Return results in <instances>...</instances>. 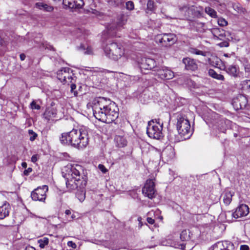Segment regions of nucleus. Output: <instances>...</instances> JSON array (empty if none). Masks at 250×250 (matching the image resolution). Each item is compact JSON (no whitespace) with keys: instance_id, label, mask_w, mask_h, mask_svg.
<instances>
[{"instance_id":"f257e3e1","label":"nucleus","mask_w":250,"mask_h":250,"mask_svg":"<svg viewBox=\"0 0 250 250\" xmlns=\"http://www.w3.org/2000/svg\"><path fill=\"white\" fill-rule=\"evenodd\" d=\"M92 108L95 118L104 123H111L119 116V108L115 103L104 97L93 99Z\"/></svg>"},{"instance_id":"f03ea898","label":"nucleus","mask_w":250,"mask_h":250,"mask_svg":"<svg viewBox=\"0 0 250 250\" xmlns=\"http://www.w3.org/2000/svg\"><path fill=\"white\" fill-rule=\"evenodd\" d=\"M65 178L66 187L69 191L75 189H83L87 184V177L83 167L79 165H68L62 171Z\"/></svg>"},{"instance_id":"7ed1b4c3","label":"nucleus","mask_w":250,"mask_h":250,"mask_svg":"<svg viewBox=\"0 0 250 250\" xmlns=\"http://www.w3.org/2000/svg\"><path fill=\"white\" fill-rule=\"evenodd\" d=\"M89 130L85 127L62 134L60 140L62 144L70 145L79 149L85 147L89 142Z\"/></svg>"},{"instance_id":"20e7f679","label":"nucleus","mask_w":250,"mask_h":250,"mask_svg":"<svg viewBox=\"0 0 250 250\" xmlns=\"http://www.w3.org/2000/svg\"><path fill=\"white\" fill-rule=\"evenodd\" d=\"M177 120L176 127L178 135L176 136L171 132H169L167 135L168 140L173 143L188 139L192 134L190 124L188 119L183 116L178 115Z\"/></svg>"},{"instance_id":"39448f33","label":"nucleus","mask_w":250,"mask_h":250,"mask_svg":"<svg viewBox=\"0 0 250 250\" xmlns=\"http://www.w3.org/2000/svg\"><path fill=\"white\" fill-rule=\"evenodd\" d=\"M105 55L114 60H117L124 54V50L121 44L115 42L107 44L104 49Z\"/></svg>"},{"instance_id":"423d86ee","label":"nucleus","mask_w":250,"mask_h":250,"mask_svg":"<svg viewBox=\"0 0 250 250\" xmlns=\"http://www.w3.org/2000/svg\"><path fill=\"white\" fill-rule=\"evenodd\" d=\"M177 13L179 18L183 19H188L190 17L198 16L199 14H200V12L197 10L196 7L189 4L180 6Z\"/></svg>"},{"instance_id":"0eeeda50","label":"nucleus","mask_w":250,"mask_h":250,"mask_svg":"<svg viewBox=\"0 0 250 250\" xmlns=\"http://www.w3.org/2000/svg\"><path fill=\"white\" fill-rule=\"evenodd\" d=\"M249 213V208L245 204H241L238 206L234 212L228 211L225 212L226 220L228 221H231L233 218L237 219L239 217L245 216Z\"/></svg>"},{"instance_id":"6e6552de","label":"nucleus","mask_w":250,"mask_h":250,"mask_svg":"<svg viewBox=\"0 0 250 250\" xmlns=\"http://www.w3.org/2000/svg\"><path fill=\"white\" fill-rule=\"evenodd\" d=\"M177 39L173 33H163L157 35L155 37L156 42L162 46L168 47L174 44Z\"/></svg>"},{"instance_id":"1a4fd4ad","label":"nucleus","mask_w":250,"mask_h":250,"mask_svg":"<svg viewBox=\"0 0 250 250\" xmlns=\"http://www.w3.org/2000/svg\"><path fill=\"white\" fill-rule=\"evenodd\" d=\"M57 77L61 82L68 84L76 79L72 70L68 67L62 68L59 70L57 73Z\"/></svg>"},{"instance_id":"9d476101","label":"nucleus","mask_w":250,"mask_h":250,"mask_svg":"<svg viewBox=\"0 0 250 250\" xmlns=\"http://www.w3.org/2000/svg\"><path fill=\"white\" fill-rule=\"evenodd\" d=\"M154 120L148 122L147 127L146 133L148 136L151 138L160 139L162 137V127L154 125Z\"/></svg>"},{"instance_id":"9b49d317","label":"nucleus","mask_w":250,"mask_h":250,"mask_svg":"<svg viewBox=\"0 0 250 250\" xmlns=\"http://www.w3.org/2000/svg\"><path fill=\"white\" fill-rule=\"evenodd\" d=\"M48 190L46 185L39 187L31 193V197L34 201L43 202L46 199V193Z\"/></svg>"},{"instance_id":"f8f14e48","label":"nucleus","mask_w":250,"mask_h":250,"mask_svg":"<svg viewBox=\"0 0 250 250\" xmlns=\"http://www.w3.org/2000/svg\"><path fill=\"white\" fill-rule=\"evenodd\" d=\"M155 192L154 182L151 179L147 180L142 189L143 194L149 199H152L155 196Z\"/></svg>"},{"instance_id":"ddd939ff","label":"nucleus","mask_w":250,"mask_h":250,"mask_svg":"<svg viewBox=\"0 0 250 250\" xmlns=\"http://www.w3.org/2000/svg\"><path fill=\"white\" fill-rule=\"evenodd\" d=\"M157 75L162 80H170L174 76L173 72L166 66H162L157 69Z\"/></svg>"},{"instance_id":"4468645a","label":"nucleus","mask_w":250,"mask_h":250,"mask_svg":"<svg viewBox=\"0 0 250 250\" xmlns=\"http://www.w3.org/2000/svg\"><path fill=\"white\" fill-rule=\"evenodd\" d=\"M224 70L229 75L234 78H243V73L240 72L239 68L236 65H230L225 67Z\"/></svg>"},{"instance_id":"2eb2a0df","label":"nucleus","mask_w":250,"mask_h":250,"mask_svg":"<svg viewBox=\"0 0 250 250\" xmlns=\"http://www.w3.org/2000/svg\"><path fill=\"white\" fill-rule=\"evenodd\" d=\"M180 239L182 241H186V242L185 243H182L180 245H177V246H174V247L176 248H179L182 250H187L186 249V245H188L190 243V241H189L190 239V235H189V232L186 230H183L181 234H180Z\"/></svg>"},{"instance_id":"dca6fc26","label":"nucleus","mask_w":250,"mask_h":250,"mask_svg":"<svg viewBox=\"0 0 250 250\" xmlns=\"http://www.w3.org/2000/svg\"><path fill=\"white\" fill-rule=\"evenodd\" d=\"M62 3L64 7L70 9L80 8L84 4L83 0H63Z\"/></svg>"},{"instance_id":"f3484780","label":"nucleus","mask_w":250,"mask_h":250,"mask_svg":"<svg viewBox=\"0 0 250 250\" xmlns=\"http://www.w3.org/2000/svg\"><path fill=\"white\" fill-rule=\"evenodd\" d=\"M183 62L187 70L194 71L197 69V64L195 60L192 59L185 58L183 59Z\"/></svg>"},{"instance_id":"a211bd4d","label":"nucleus","mask_w":250,"mask_h":250,"mask_svg":"<svg viewBox=\"0 0 250 250\" xmlns=\"http://www.w3.org/2000/svg\"><path fill=\"white\" fill-rule=\"evenodd\" d=\"M156 66V62L154 60L151 58H145L144 60H143L141 68L151 70L155 68Z\"/></svg>"},{"instance_id":"6ab92c4d","label":"nucleus","mask_w":250,"mask_h":250,"mask_svg":"<svg viewBox=\"0 0 250 250\" xmlns=\"http://www.w3.org/2000/svg\"><path fill=\"white\" fill-rule=\"evenodd\" d=\"M214 38H216L220 40H223L226 36L225 31L220 28H213L211 31Z\"/></svg>"},{"instance_id":"aec40b11","label":"nucleus","mask_w":250,"mask_h":250,"mask_svg":"<svg viewBox=\"0 0 250 250\" xmlns=\"http://www.w3.org/2000/svg\"><path fill=\"white\" fill-rule=\"evenodd\" d=\"M10 207L8 204H4L0 207V219H3L9 215Z\"/></svg>"},{"instance_id":"412c9836","label":"nucleus","mask_w":250,"mask_h":250,"mask_svg":"<svg viewBox=\"0 0 250 250\" xmlns=\"http://www.w3.org/2000/svg\"><path fill=\"white\" fill-rule=\"evenodd\" d=\"M114 141L116 146L119 147H123L125 146L127 144L126 139L122 136L117 135L115 136Z\"/></svg>"},{"instance_id":"4be33fe9","label":"nucleus","mask_w":250,"mask_h":250,"mask_svg":"<svg viewBox=\"0 0 250 250\" xmlns=\"http://www.w3.org/2000/svg\"><path fill=\"white\" fill-rule=\"evenodd\" d=\"M232 193L228 190L225 191L222 195L223 202L226 205H229L232 200Z\"/></svg>"},{"instance_id":"5701e85b","label":"nucleus","mask_w":250,"mask_h":250,"mask_svg":"<svg viewBox=\"0 0 250 250\" xmlns=\"http://www.w3.org/2000/svg\"><path fill=\"white\" fill-rule=\"evenodd\" d=\"M36 7L43 10L45 12H52L54 8L51 5H47L46 4L43 3L42 2H37L36 3Z\"/></svg>"},{"instance_id":"b1692460","label":"nucleus","mask_w":250,"mask_h":250,"mask_svg":"<svg viewBox=\"0 0 250 250\" xmlns=\"http://www.w3.org/2000/svg\"><path fill=\"white\" fill-rule=\"evenodd\" d=\"M208 75L212 78L216 79L219 81H224L225 78L223 75L217 73L215 71L212 69H209L208 71Z\"/></svg>"},{"instance_id":"393cba45","label":"nucleus","mask_w":250,"mask_h":250,"mask_svg":"<svg viewBox=\"0 0 250 250\" xmlns=\"http://www.w3.org/2000/svg\"><path fill=\"white\" fill-rule=\"evenodd\" d=\"M192 26L196 31L204 32L205 31V23L199 21H194L192 22Z\"/></svg>"},{"instance_id":"a878e982","label":"nucleus","mask_w":250,"mask_h":250,"mask_svg":"<svg viewBox=\"0 0 250 250\" xmlns=\"http://www.w3.org/2000/svg\"><path fill=\"white\" fill-rule=\"evenodd\" d=\"M76 197L80 202H82L84 201L85 198L84 188L83 189H78V191L76 193Z\"/></svg>"},{"instance_id":"bb28decb","label":"nucleus","mask_w":250,"mask_h":250,"mask_svg":"<svg viewBox=\"0 0 250 250\" xmlns=\"http://www.w3.org/2000/svg\"><path fill=\"white\" fill-rule=\"evenodd\" d=\"M56 115V112L53 109L46 110L44 114V118L48 121L50 120L52 118H54Z\"/></svg>"},{"instance_id":"cd10ccee","label":"nucleus","mask_w":250,"mask_h":250,"mask_svg":"<svg viewBox=\"0 0 250 250\" xmlns=\"http://www.w3.org/2000/svg\"><path fill=\"white\" fill-rule=\"evenodd\" d=\"M126 21V20L125 16H121L118 20L117 22V26L116 28H119L122 27L125 24Z\"/></svg>"},{"instance_id":"c85d7f7f","label":"nucleus","mask_w":250,"mask_h":250,"mask_svg":"<svg viewBox=\"0 0 250 250\" xmlns=\"http://www.w3.org/2000/svg\"><path fill=\"white\" fill-rule=\"evenodd\" d=\"M38 243L39 244V246L41 248L43 249L45 246L47 245L49 243V239L46 237H44L38 241Z\"/></svg>"},{"instance_id":"c756f323","label":"nucleus","mask_w":250,"mask_h":250,"mask_svg":"<svg viewBox=\"0 0 250 250\" xmlns=\"http://www.w3.org/2000/svg\"><path fill=\"white\" fill-rule=\"evenodd\" d=\"M205 12L212 18H216L217 17L216 12L214 9L209 7L205 8Z\"/></svg>"},{"instance_id":"7c9ffc66","label":"nucleus","mask_w":250,"mask_h":250,"mask_svg":"<svg viewBox=\"0 0 250 250\" xmlns=\"http://www.w3.org/2000/svg\"><path fill=\"white\" fill-rule=\"evenodd\" d=\"M109 5L113 6H118L122 4V0H105Z\"/></svg>"},{"instance_id":"2f4dec72","label":"nucleus","mask_w":250,"mask_h":250,"mask_svg":"<svg viewBox=\"0 0 250 250\" xmlns=\"http://www.w3.org/2000/svg\"><path fill=\"white\" fill-rule=\"evenodd\" d=\"M155 8L154 2L152 0H149L147 3V10L150 11H153Z\"/></svg>"},{"instance_id":"473e14b6","label":"nucleus","mask_w":250,"mask_h":250,"mask_svg":"<svg viewBox=\"0 0 250 250\" xmlns=\"http://www.w3.org/2000/svg\"><path fill=\"white\" fill-rule=\"evenodd\" d=\"M28 132L29 135H30L29 140L31 141H34L36 139L37 137L38 136L37 134L32 129H29Z\"/></svg>"},{"instance_id":"72a5a7b5","label":"nucleus","mask_w":250,"mask_h":250,"mask_svg":"<svg viewBox=\"0 0 250 250\" xmlns=\"http://www.w3.org/2000/svg\"><path fill=\"white\" fill-rule=\"evenodd\" d=\"M191 52L192 53L195 54L196 55H202L203 56H206V52L199 50L196 48L192 49Z\"/></svg>"},{"instance_id":"f704fd0d","label":"nucleus","mask_w":250,"mask_h":250,"mask_svg":"<svg viewBox=\"0 0 250 250\" xmlns=\"http://www.w3.org/2000/svg\"><path fill=\"white\" fill-rule=\"evenodd\" d=\"M168 153L170 154V157H172L173 156V149L171 147L167 148L163 151L162 154L165 155Z\"/></svg>"},{"instance_id":"c9c22d12","label":"nucleus","mask_w":250,"mask_h":250,"mask_svg":"<svg viewBox=\"0 0 250 250\" xmlns=\"http://www.w3.org/2000/svg\"><path fill=\"white\" fill-rule=\"evenodd\" d=\"M30 108L32 109L39 110L41 108V106L39 104H37L35 101H33L30 104Z\"/></svg>"},{"instance_id":"e433bc0d","label":"nucleus","mask_w":250,"mask_h":250,"mask_svg":"<svg viewBox=\"0 0 250 250\" xmlns=\"http://www.w3.org/2000/svg\"><path fill=\"white\" fill-rule=\"evenodd\" d=\"M81 48L82 49H83V50L84 51L83 53L85 54H88H88H91L92 53V48L90 46H87L86 49H85V48L83 46H81Z\"/></svg>"},{"instance_id":"4c0bfd02","label":"nucleus","mask_w":250,"mask_h":250,"mask_svg":"<svg viewBox=\"0 0 250 250\" xmlns=\"http://www.w3.org/2000/svg\"><path fill=\"white\" fill-rule=\"evenodd\" d=\"M126 7L127 9L131 10L134 8V3L131 1H128L126 2Z\"/></svg>"},{"instance_id":"58836bf2","label":"nucleus","mask_w":250,"mask_h":250,"mask_svg":"<svg viewBox=\"0 0 250 250\" xmlns=\"http://www.w3.org/2000/svg\"><path fill=\"white\" fill-rule=\"evenodd\" d=\"M218 22L219 25L222 26H226L228 24L227 21L225 19H219Z\"/></svg>"},{"instance_id":"ea45409f","label":"nucleus","mask_w":250,"mask_h":250,"mask_svg":"<svg viewBox=\"0 0 250 250\" xmlns=\"http://www.w3.org/2000/svg\"><path fill=\"white\" fill-rule=\"evenodd\" d=\"M98 168L104 173H106L107 171V169L102 164H99L98 166Z\"/></svg>"},{"instance_id":"a19ab883","label":"nucleus","mask_w":250,"mask_h":250,"mask_svg":"<svg viewBox=\"0 0 250 250\" xmlns=\"http://www.w3.org/2000/svg\"><path fill=\"white\" fill-rule=\"evenodd\" d=\"M154 122V125H157L158 126H162L163 127V123L162 122H161L160 119L153 120Z\"/></svg>"},{"instance_id":"79ce46f5","label":"nucleus","mask_w":250,"mask_h":250,"mask_svg":"<svg viewBox=\"0 0 250 250\" xmlns=\"http://www.w3.org/2000/svg\"><path fill=\"white\" fill-rule=\"evenodd\" d=\"M39 155L38 154H34L31 157V162L33 163H36L39 159Z\"/></svg>"},{"instance_id":"37998d69","label":"nucleus","mask_w":250,"mask_h":250,"mask_svg":"<svg viewBox=\"0 0 250 250\" xmlns=\"http://www.w3.org/2000/svg\"><path fill=\"white\" fill-rule=\"evenodd\" d=\"M115 28L113 26H110L108 29L109 33L111 34L112 36L114 37H117V35L114 33H112V32L114 30ZM118 37H120L119 36H118Z\"/></svg>"},{"instance_id":"c03bdc74","label":"nucleus","mask_w":250,"mask_h":250,"mask_svg":"<svg viewBox=\"0 0 250 250\" xmlns=\"http://www.w3.org/2000/svg\"><path fill=\"white\" fill-rule=\"evenodd\" d=\"M67 245L68 247H71L73 249H75L77 247L76 244L72 241H68L67 242Z\"/></svg>"},{"instance_id":"a18cd8bd","label":"nucleus","mask_w":250,"mask_h":250,"mask_svg":"<svg viewBox=\"0 0 250 250\" xmlns=\"http://www.w3.org/2000/svg\"><path fill=\"white\" fill-rule=\"evenodd\" d=\"M76 81V80L74 81H73V82L72 83H70L69 84L71 83V86H70V87H71V91L72 92L74 91V90L76 89V84H75V82Z\"/></svg>"},{"instance_id":"49530a36","label":"nucleus","mask_w":250,"mask_h":250,"mask_svg":"<svg viewBox=\"0 0 250 250\" xmlns=\"http://www.w3.org/2000/svg\"><path fill=\"white\" fill-rule=\"evenodd\" d=\"M32 171V169L31 167L28 168L24 171V174L25 175H28L30 172Z\"/></svg>"},{"instance_id":"de8ad7c7","label":"nucleus","mask_w":250,"mask_h":250,"mask_svg":"<svg viewBox=\"0 0 250 250\" xmlns=\"http://www.w3.org/2000/svg\"><path fill=\"white\" fill-rule=\"evenodd\" d=\"M147 221L148 223L150 224H153L155 222V221L153 219L150 217H147Z\"/></svg>"},{"instance_id":"09e8293b","label":"nucleus","mask_w":250,"mask_h":250,"mask_svg":"<svg viewBox=\"0 0 250 250\" xmlns=\"http://www.w3.org/2000/svg\"><path fill=\"white\" fill-rule=\"evenodd\" d=\"M240 250H249V247L246 245H242L240 247Z\"/></svg>"},{"instance_id":"8fccbe9b","label":"nucleus","mask_w":250,"mask_h":250,"mask_svg":"<svg viewBox=\"0 0 250 250\" xmlns=\"http://www.w3.org/2000/svg\"><path fill=\"white\" fill-rule=\"evenodd\" d=\"M221 46L228 47L229 45V43L227 42H223L220 44Z\"/></svg>"},{"instance_id":"3c124183","label":"nucleus","mask_w":250,"mask_h":250,"mask_svg":"<svg viewBox=\"0 0 250 250\" xmlns=\"http://www.w3.org/2000/svg\"><path fill=\"white\" fill-rule=\"evenodd\" d=\"M245 70L246 72H250V64H247L245 66Z\"/></svg>"},{"instance_id":"603ef678","label":"nucleus","mask_w":250,"mask_h":250,"mask_svg":"<svg viewBox=\"0 0 250 250\" xmlns=\"http://www.w3.org/2000/svg\"><path fill=\"white\" fill-rule=\"evenodd\" d=\"M25 250H36V249L35 248H34L32 246H28L25 248Z\"/></svg>"},{"instance_id":"864d4df0","label":"nucleus","mask_w":250,"mask_h":250,"mask_svg":"<svg viewBox=\"0 0 250 250\" xmlns=\"http://www.w3.org/2000/svg\"><path fill=\"white\" fill-rule=\"evenodd\" d=\"M20 59L21 61H23L25 59V55L24 54H21L20 55Z\"/></svg>"},{"instance_id":"5fc2aeb1","label":"nucleus","mask_w":250,"mask_h":250,"mask_svg":"<svg viewBox=\"0 0 250 250\" xmlns=\"http://www.w3.org/2000/svg\"><path fill=\"white\" fill-rule=\"evenodd\" d=\"M241 98H242V99H243V100H245V103H244V104L243 105H241V104H240V108H242L243 106H245V105H246V103H247V100H246V98H245V97H241Z\"/></svg>"},{"instance_id":"6e6d98bb","label":"nucleus","mask_w":250,"mask_h":250,"mask_svg":"<svg viewBox=\"0 0 250 250\" xmlns=\"http://www.w3.org/2000/svg\"><path fill=\"white\" fill-rule=\"evenodd\" d=\"M65 213L66 215H70L71 214V211L69 209H67L65 210Z\"/></svg>"},{"instance_id":"4d7b16f0","label":"nucleus","mask_w":250,"mask_h":250,"mask_svg":"<svg viewBox=\"0 0 250 250\" xmlns=\"http://www.w3.org/2000/svg\"><path fill=\"white\" fill-rule=\"evenodd\" d=\"M76 218V216L74 214H72V215L71 216V219L69 220V221H72L73 220V219H75Z\"/></svg>"},{"instance_id":"13d9d810","label":"nucleus","mask_w":250,"mask_h":250,"mask_svg":"<svg viewBox=\"0 0 250 250\" xmlns=\"http://www.w3.org/2000/svg\"><path fill=\"white\" fill-rule=\"evenodd\" d=\"M21 166L23 167L26 168L27 167V164L25 162H22L21 164Z\"/></svg>"},{"instance_id":"bf43d9fd","label":"nucleus","mask_w":250,"mask_h":250,"mask_svg":"<svg viewBox=\"0 0 250 250\" xmlns=\"http://www.w3.org/2000/svg\"><path fill=\"white\" fill-rule=\"evenodd\" d=\"M141 220H142V218L141 217H139L138 218V221H139V224H141Z\"/></svg>"},{"instance_id":"052dcab7","label":"nucleus","mask_w":250,"mask_h":250,"mask_svg":"<svg viewBox=\"0 0 250 250\" xmlns=\"http://www.w3.org/2000/svg\"><path fill=\"white\" fill-rule=\"evenodd\" d=\"M249 83L248 84V87L250 89V81H249Z\"/></svg>"},{"instance_id":"680f3d73","label":"nucleus","mask_w":250,"mask_h":250,"mask_svg":"<svg viewBox=\"0 0 250 250\" xmlns=\"http://www.w3.org/2000/svg\"><path fill=\"white\" fill-rule=\"evenodd\" d=\"M142 225H143L142 222H141V224L139 223V227H141L142 226Z\"/></svg>"}]
</instances>
